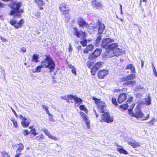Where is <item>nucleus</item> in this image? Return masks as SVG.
<instances>
[{"instance_id": "obj_1", "label": "nucleus", "mask_w": 157, "mask_h": 157, "mask_svg": "<svg viewBox=\"0 0 157 157\" xmlns=\"http://www.w3.org/2000/svg\"><path fill=\"white\" fill-rule=\"evenodd\" d=\"M41 65L38 66L36 68L37 72H40L42 68H48L50 73L55 69V64L53 60L48 56H46L44 60L41 62Z\"/></svg>"}, {"instance_id": "obj_2", "label": "nucleus", "mask_w": 157, "mask_h": 157, "mask_svg": "<svg viewBox=\"0 0 157 157\" xmlns=\"http://www.w3.org/2000/svg\"><path fill=\"white\" fill-rule=\"evenodd\" d=\"M21 2H15L10 5V7L12 9L10 10V15H13L16 18H21L23 10L20 9L21 6Z\"/></svg>"}, {"instance_id": "obj_3", "label": "nucleus", "mask_w": 157, "mask_h": 157, "mask_svg": "<svg viewBox=\"0 0 157 157\" xmlns=\"http://www.w3.org/2000/svg\"><path fill=\"white\" fill-rule=\"evenodd\" d=\"M88 32H93L98 31V33L99 34H102L105 29V26L104 24L101 23L98 21L96 24L95 23L90 24L87 26Z\"/></svg>"}, {"instance_id": "obj_4", "label": "nucleus", "mask_w": 157, "mask_h": 157, "mask_svg": "<svg viewBox=\"0 0 157 157\" xmlns=\"http://www.w3.org/2000/svg\"><path fill=\"white\" fill-rule=\"evenodd\" d=\"M92 99L95 101L99 112L102 113L107 111V105L104 102L100 101V99L94 97L92 98Z\"/></svg>"}, {"instance_id": "obj_5", "label": "nucleus", "mask_w": 157, "mask_h": 157, "mask_svg": "<svg viewBox=\"0 0 157 157\" xmlns=\"http://www.w3.org/2000/svg\"><path fill=\"white\" fill-rule=\"evenodd\" d=\"M101 114V120L100 121H103L108 123H111L113 121V117L110 116L109 113L107 112V111Z\"/></svg>"}, {"instance_id": "obj_6", "label": "nucleus", "mask_w": 157, "mask_h": 157, "mask_svg": "<svg viewBox=\"0 0 157 157\" xmlns=\"http://www.w3.org/2000/svg\"><path fill=\"white\" fill-rule=\"evenodd\" d=\"M73 34L76 36L77 37H81L82 39H84L86 37V33L85 32L81 30L78 31V28L76 27L73 28Z\"/></svg>"}, {"instance_id": "obj_7", "label": "nucleus", "mask_w": 157, "mask_h": 157, "mask_svg": "<svg viewBox=\"0 0 157 157\" xmlns=\"http://www.w3.org/2000/svg\"><path fill=\"white\" fill-rule=\"evenodd\" d=\"M144 115L141 109L139 107H137L135 108L133 117L136 118H140L143 117Z\"/></svg>"}, {"instance_id": "obj_8", "label": "nucleus", "mask_w": 157, "mask_h": 157, "mask_svg": "<svg viewBox=\"0 0 157 157\" xmlns=\"http://www.w3.org/2000/svg\"><path fill=\"white\" fill-rule=\"evenodd\" d=\"M114 41V40L113 39H111L109 38H107L106 39H104L102 40L101 42V43L100 44L101 46V47L104 48H106L108 45Z\"/></svg>"}, {"instance_id": "obj_9", "label": "nucleus", "mask_w": 157, "mask_h": 157, "mask_svg": "<svg viewBox=\"0 0 157 157\" xmlns=\"http://www.w3.org/2000/svg\"><path fill=\"white\" fill-rule=\"evenodd\" d=\"M136 76L134 74H132L130 75L125 76H123L119 79V81L120 82L127 81L129 80H132L135 78Z\"/></svg>"}, {"instance_id": "obj_10", "label": "nucleus", "mask_w": 157, "mask_h": 157, "mask_svg": "<svg viewBox=\"0 0 157 157\" xmlns=\"http://www.w3.org/2000/svg\"><path fill=\"white\" fill-rule=\"evenodd\" d=\"M102 65V64L101 62H98L96 63L91 69V71L92 75H95L96 71Z\"/></svg>"}, {"instance_id": "obj_11", "label": "nucleus", "mask_w": 157, "mask_h": 157, "mask_svg": "<svg viewBox=\"0 0 157 157\" xmlns=\"http://www.w3.org/2000/svg\"><path fill=\"white\" fill-rule=\"evenodd\" d=\"M91 3L93 6L98 10L101 9L103 7V5L101 3L97 0H92Z\"/></svg>"}, {"instance_id": "obj_12", "label": "nucleus", "mask_w": 157, "mask_h": 157, "mask_svg": "<svg viewBox=\"0 0 157 157\" xmlns=\"http://www.w3.org/2000/svg\"><path fill=\"white\" fill-rule=\"evenodd\" d=\"M101 51V49L97 48L91 55H90L89 58L92 59L93 58L97 57L100 55Z\"/></svg>"}, {"instance_id": "obj_13", "label": "nucleus", "mask_w": 157, "mask_h": 157, "mask_svg": "<svg viewBox=\"0 0 157 157\" xmlns=\"http://www.w3.org/2000/svg\"><path fill=\"white\" fill-rule=\"evenodd\" d=\"M127 98V94L124 93L120 94L117 98V101L118 103L120 104L126 100Z\"/></svg>"}, {"instance_id": "obj_14", "label": "nucleus", "mask_w": 157, "mask_h": 157, "mask_svg": "<svg viewBox=\"0 0 157 157\" xmlns=\"http://www.w3.org/2000/svg\"><path fill=\"white\" fill-rule=\"evenodd\" d=\"M78 24L79 27H82V29L87 28L88 26L87 24L82 18L79 19L78 21Z\"/></svg>"}, {"instance_id": "obj_15", "label": "nucleus", "mask_w": 157, "mask_h": 157, "mask_svg": "<svg viewBox=\"0 0 157 157\" xmlns=\"http://www.w3.org/2000/svg\"><path fill=\"white\" fill-rule=\"evenodd\" d=\"M108 73V71L103 70L101 71L98 73V78H102L106 76Z\"/></svg>"}, {"instance_id": "obj_16", "label": "nucleus", "mask_w": 157, "mask_h": 157, "mask_svg": "<svg viewBox=\"0 0 157 157\" xmlns=\"http://www.w3.org/2000/svg\"><path fill=\"white\" fill-rule=\"evenodd\" d=\"M106 52L103 55V56L105 58H111L114 56L113 51L105 49Z\"/></svg>"}, {"instance_id": "obj_17", "label": "nucleus", "mask_w": 157, "mask_h": 157, "mask_svg": "<svg viewBox=\"0 0 157 157\" xmlns=\"http://www.w3.org/2000/svg\"><path fill=\"white\" fill-rule=\"evenodd\" d=\"M113 52L114 56H116L122 55L123 53L122 50L117 47L114 49Z\"/></svg>"}, {"instance_id": "obj_18", "label": "nucleus", "mask_w": 157, "mask_h": 157, "mask_svg": "<svg viewBox=\"0 0 157 157\" xmlns=\"http://www.w3.org/2000/svg\"><path fill=\"white\" fill-rule=\"evenodd\" d=\"M21 124L23 127H27L29 126L30 124L29 120L26 118H24L22 120Z\"/></svg>"}, {"instance_id": "obj_19", "label": "nucleus", "mask_w": 157, "mask_h": 157, "mask_svg": "<svg viewBox=\"0 0 157 157\" xmlns=\"http://www.w3.org/2000/svg\"><path fill=\"white\" fill-rule=\"evenodd\" d=\"M118 45L117 44L113 43L110 44H109L107 46L106 50L113 51L114 49L117 47Z\"/></svg>"}, {"instance_id": "obj_20", "label": "nucleus", "mask_w": 157, "mask_h": 157, "mask_svg": "<svg viewBox=\"0 0 157 157\" xmlns=\"http://www.w3.org/2000/svg\"><path fill=\"white\" fill-rule=\"evenodd\" d=\"M128 144L134 148L140 146L139 143L137 142L136 141L132 140L130 141H128Z\"/></svg>"}, {"instance_id": "obj_21", "label": "nucleus", "mask_w": 157, "mask_h": 157, "mask_svg": "<svg viewBox=\"0 0 157 157\" xmlns=\"http://www.w3.org/2000/svg\"><path fill=\"white\" fill-rule=\"evenodd\" d=\"M35 2L37 4V5L39 8L40 10H42L43 9L42 6L44 4L43 2V0H35Z\"/></svg>"}, {"instance_id": "obj_22", "label": "nucleus", "mask_w": 157, "mask_h": 157, "mask_svg": "<svg viewBox=\"0 0 157 157\" xmlns=\"http://www.w3.org/2000/svg\"><path fill=\"white\" fill-rule=\"evenodd\" d=\"M18 149L16 151V153H20L24 148V146L22 143H20L17 145Z\"/></svg>"}, {"instance_id": "obj_23", "label": "nucleus", "mask_w": 157, "mask_h": 157, "mask_svg": "<svg viewBox=\"0 0 157 157\" xmlns=\"http://www.w3.org/2000/svg\"><path fill=\"white\" fill-rule=\"evenodd\" d=\"M59 8L61 12L69 9L67 6L64 3H62L59 5Z\"/></svg>"}, {"instance_id": "obj_24", "label": "nucleus", "mask_w": 157, "mask_h": 157, "mask_svg": "<svg viewBox=\"0 0 157 157\" xmlns=\"http://www.w3.org/2000/svg\"><path fill=\"white\" fill-rule=\"evenodd\" d=\"M94 48V46L92 44L87 45L86 48L84 50V53H88L89 51H91Z\"/></svg>"}, {"instance_id": "obj_25", "label": "nucleus", "mask_w": 157, "mask_h": 157, "mask_svg": "<svg viewBox=\"0 0 157 157\" xmlns=\"http://www.w3.org/2000/svg\"><path fill=\"white\" fill-rule=\"evenodd\" d=\"M126 69H129L131 71V72L132 74H134L136 72L135 71V68L132 64H129L126 67Z\"/></svg>"}, {"instance_id": "obj_26", "label": "nucleus", "mask_w": 157, "mask_h": 157, "mask_svg": "<svg viewBox=\"0 0 157 157\" xmlns=\"http://www.w3.org/2000/svg\"><path fill=\"white\" fill-rule=\"evenodd\" d=\"M39 59V57L38 55L36 54H34L32 56V61L33 62H35L36 63H37L39 61L38 60Z\"/></svg>"}, {"instance_id": "obj_27", "label": "nucleus", "mask_w": 157, "mask_h": 157, "mask_svg": "<svg viewBox=\"0 0 157 157\" xmlns=\"http://www.w3.org/2000/svg\"><path fill=\"white\" fill-rule=\"evenodd\" d=\"M101 39V35H98L96 40L95 43V44L96 46H98L100 44V42Z\"/></svg>"}, {"instance_id": "obj_28", "label": "nucleus", "mask_w": 157, "mask_h": 157, "mask_svg": "<svg viewBox=\"0 0 157 157\" xmlns=\"http://www.w3.org/2000/svg\"><path fill=\"white\" fill-rule=\"evenodd\" d=\"M117 150L121 153H122L124 155L128 154L127 151L122 148H117Z\"/></svg>"}, {"instance_id": "obj_29", "label": "nucleus", "mask_w": 157, "mask_h": 157, "mask_svg": "<svg viewBox=\"0 0 157 157\" xmlns=\"http://www.w3.org/2000/svg\"><path fill=\"white\" fill-rule=\"evenodd\" d=\"M128 81L124 83V84L126 86H133L136 83V82L135 81Z\"/></svg>"}, {"instance_id": "obj_30", "label": "nucleus", "mask_w": 157, "mask_h": 157, "mask_svg": "<svg viewBox=\"0 0 157 157\" xmlns=\"http://www.w3.org/2000/svg\"><path fill=\"white\" fill-rule=\"evenodd\" d=\"M23 19H21L18 23L17 22V25L16 26V29H17L19 28H21L22 26V25L23 23Z\"/></svg>"}, {"instance_id": "obj_31", "label": "nucleus", "mask_w": 157, "mask_h": 157, "mask_svg": "<svg viewBox=\"0 0 157 157\" xmlns=\"http://www.w3.org/2000/svg\"><path fill=\"white\" fill-rule=\"evenodd\" d=\"M151 98L149 96H148L147 98H145V105H149L151 103Z\"/></svg>"}, {"instance_id": "obj_32", "label": "nucleus", "mask_w": 157, "mask_h": 157, "mask_svg": "<svg viewBox=\"0 0 157 157\" xmlns=\"http://www.w3.org/2000/svg\"><path fill=\"white\" fill-rule=\"evenodd\" d=\"M135 89H136V90H141V91L142 93H143L145 91V90L144 88L143 87L140 85H137L135 87Z\"/></svg>"}, {"instance_id": "obj_33", "label": "nucleus", "mask_w": 157, "mask_h": 157, "mask_svg": "<svg viewBox=\"0 0 157 157\" xmlns=\"http://www.w3.org/2000/svg\"><path fill=\"white\" fill-rule=\"evenodd\" d=\"M10 23L13 26L16 28V26L17 25V20H15L14 19L11 20Z\"/></svg>"}, {"instance_id": "obj_34", "label": "nucleus", "mask_w": 157, "mask_h": 157, "mask_svg": "<svg viewBox=\"0 0 157 157\" xmlns=\"http://www.w3.org/2000/svg\"><path fill=\"white\" fill-rule=\"evenodd\" d=\"M74 100L75 101V106H76V102L81 103L82 101V100L81 98H78L76 97H75Z\"/></svg>"}, {"instance_id": "obj_35", "label": "nucleus", "mask_w": 157, "mask_h": 157, "mask_svg": "<svg viewBox=\"0 0 157 157\" xmlns=\"http://www.w3.org/2000/svg\"><path fill=\"white\" fill-rule=\"evenodd\" d=\"M69 67L71 69V72L75 75H76V72L75 68L73 66L70 65Z\"/></svg>"}, {"instance_id": "obj_36", "label": "nucleus", "mask_w": 157, "mask_h": 157, "mask_svg": "<svg viewBox=\"0 0 157 157\" xmlns=\"http://www.w3.org/2000/svg\"><path fill=\"white\" fill-rule=\"evenodd\" d=\"M83 119L84 120V121L86 123V124H89V122L88 121V118L87 116L85 114L82 117Z\"/></svg>"}, {"instance_id": "obj_37", "label": "nucleus", "mask_w": 157, "mask_h": 157, "mask_svg": "<svg viewBox=\"0 0 157 157\" xmlns=\"http://www.w3.org/2000/svg\"><path fill=\"white\" fill-rule=\"evenodd\" d=\"M70 11V10L69 9H67L66 10H64L63 11H62L61 12L62 14L64 15H65L66 16L67 15H68V14Z\"/></svg>"}, {"instance_id": "obj_38", "label": "nucleus", "mask_w": 157, "mask_h": 157, "mask_svg": "<svg viewBox=\"0 0 157 157\" xmlns=\"http://www.w3.org/2000/svg\"><path fill=\"white\" fill-rule=\"evenodd\" d=\"M128 107V105L127 104H124V105H121L120 106V108L122 109H123L126 110Z\"/></svg>"}, {"instance_id": "obj_39", "label": "nucleus", "mask_w": 157, "mask_h": 157, "mask_svg": "<svg viewBox=\"0 0 157 157\" xmlns=\"http://www.w3.org/2000/svg\"><path fill=\"white\" fill-rule=\"evenodd\" d=\"M30 134H31L33 135L34 136H35L37 134V133L36 132V129L34 128H32L30 130Z\"/></svg>"}, {"instance_id": "obj_40", "label": "nucleus", "mask_w": 157, "mask_h": 157, "mask_svg": "<svg viewBox=\"0 0 157 157\" xmlns=\"http://www.w3.org/2000/svg\"><path fill=\"white\" fill-rule=\"evenodd\" d=\"M11 121L13 122L14 126L17 128L18 125L17 121L14 119H12Z\"/></svg>"}, {"instance_id": "obj_41", "label": "nucleus", "mask_w": 157, "mask_h": 157, "mask_svg": "<svg viewBox=\"0 0 157 157\" xmlns=\"http://www.w3.org/2000/svg\"><path fill=\"white\" fill-rule=\"evenodd\" d=\"M44 138V136L43 134L40 135L39 136H37L35 137V140H40Z\"/></svg>"}, {"instance_id": "obj_42", "label": "nucleus", "mask_w": 157, "mask_h": 157, "mask_svg": "<svg viewBox=\"0 0 157 157\" xmlns=\"http://www.w3.org/2000/svg\"><path fill=\"white\" fill-rule=\"evenodd\" d=\"M112 101L113 104L115 105H118V104L116 98L112 97Z\"/></svg>"}, {"instance_id": "obj_43", "label": "nucleus", "mask_w": 157, "mask_h": 157, "mask_svg": "<svg viewBox=\"0 0 157 157\" xmlns=\"http://www.w3.org/2000/svg\"><path fill=\"white\" fill-rule=\"evenodd\" d=\"M87 42V40H83L81 41L80 43L83 47H85L86 45Z\"/></svg>"}, {"instance_id": "obj_44", "label": "nucleus", "mask_w": 157, "mask_h": 157, "mask_svg": "<svg viewBox=\"0 0 157 157\" xmlns=\"http://www.w3.org/2000/svg\"><path fill=\"white\" fill-rule=\"evenodd\" d=\"M42 130L44 132L45 134L48 136L50 134L48 130L46 129L43 128L42 129Z\"/></svg>"}, {"instance_id": "obj_45", "label": "nucleus", "mask_w": 157, "mask_h": 157, "mask_svg": "<svg viewBox=\"0 0 157 157\" xmlns=\"http://www.w3.org/2000/svg\"><path fill=\"white\" fill-rule=\"evenodd\" d=\"M132 109L130 108L128 109V112L129 114L132 116H133L134 114V112H132Z\"/></svg>"}, {"instance_id": "obj_46", "label": "nucleus", "mask_w": 157, "mask_h": 157, "mask_svg": "<svg viewBox=\"0 0 157 157\" xmlns=\"http://www.w3.org/2000/svg\"><path fill=\"white\" fill-rule=\"evenodd\" d=\"M68 99L71 100L72 99L74 100L75 96L73 95H68Z\"/></svg>"}, {"instance_id": "obj_47", "label": "nucleus", "mask_w": 157, "mask_h": 157, "mask_svg": "<svg viewBox=\"0 0 157 157\" xmlns=\"http://www.w3.org/2000/svg\"><path fill=\"white\" fill-rule=\"evenodd\" d=\"M70 16L69 15L65 16V21L66 23H67L69 21Z\"/></svg>"}, {"instance_id": "obj_48", "label": "nucleus", "mask_w": 157, "mask_h": 157, "mask_svg": "<svg viewBox=\"0 0 157 157\" xmlns=\"http://www.w3.org/2000/svg\"><path fill=\"white\" fill-rule=\"evenodd\" d=\"M79 107L80 109L82 110L85 111L86 109L85 106L84 105H80Z\"/></svg>"}, {"instance_id": "obj_49", "label": "nucleus", "mask_w": 157, "mask_h": 157, "mask_svg": "<svg viewBox=\"0 0 157 157\" xmlns=\"http://www.w3.org/2000/svg\"><path fill=\"white\" fill-rule=\"evenodd\" d=\"M49 138L50 139H51L53 140H57V139L56 138L55 136H52L51 134H50L48 136Z\"/></svg>"}, {"instance_id": "obj_50", "label": "nucleus", "mask_w": 157, "mask_h": 157, "mask_svg": "<svg viewBox=\"0 0 157 157\" xmlns=\"http://www.w3.org/2000/svg\"><path fill=\"white\" fill-rule=\"evenodd\" d=\"M133 99V98L131 96H128V98L127 100V102H130L132 101Z\"/></svg>"}, {"instance_id": "obj_51", "label": "nucleus", "mask_w": 157, "mask_h": 157, "mask_svg": "<svg viewBox=\"0 0 157 157\" xmlns=\"http://www.w3.org/2000/svg\"><path fill=\"white\" fill-rule=\"evenodd\" d=\"M2 155H3V157H10L9 156L8 154L6 152H4L2 153Z\"/></svg>"}, {"instance_id": "obj_52", "label": "nucleus", "mask_w": 157, "mask_h": 157, "mask_svg": "<svg viewBox=\"0 0 157 157\" xmlns=\"http://www.w3.org/2000/svg\"><path fill=\"white\" fill-rule=\"evenodd\" d=\"M68 95H66L64 96H61L60 97V98L62 99L66 100V101H67L68 100Z\"/></svg>"}, {"instance_id": "obj_53", "label": "nucleus", "mask_w": 157, "mask_h": 157, "mask_svg": "<svg viewBox=\"0 0 157 157\" xmlns=\"http://www.w3.org/2000/svg\"><path fill=\"white\" fill-rule=\"evenodd\" d=\"M30 132H28V130H26L24 131L23 133L24 135L25 136L26 135H28L30 133Z\"/></svg>"}, {"instance_id": "obj_54", "label": "nucleus", "mask_w": 157, "mask_h": 157, "mask_svg": "<svg viewBox=\"0 0 157 157\" xmlns=\"http://www.w3.org/2000/svg\"><path fill=\"white\" fill-rule=\"evenodd\" d=\"M73 49L72 46L70 44H69V46L68 48V51L69 52H71L72 51Z\"/></svg>"}, {"instance_id": "obj_55", "label": "nucleus", "mask_w": 157, "mask_h": 157, "mask_svg": "<svg viewBox=\"0 0 157 157\" xmlns=\"http://www.w3.org/2000/svg\"><path fill=\"white\" fill-rule=\"evenodd\" d=\"M41 107L42 108L44 109L45 111L48 109V107L46 105H43L41 106Z\"/></svg>"}, {"instance_id": "obj_56", "label": "nucleus", "mask_w": 157, "mask_h": 157, "mask_svg": "<svg viewBox=\"0 0 157 157\" xmlns=\"http://www.w3.org/2000/svg\"><path fill=\"white\" fill-rule=\"evenodd\" d=\"M150 117V115L149 114H148L145 117L143 118V120H146L148 118H149Z\"/></svg>"}, {"instance_id": "obj_57", "label": "nucleus", "mask_w": 157, "mask_h": 157, "mask_svg": "<svg viewBox=\"0 0 157 157\" xmlns=\"http://www.w3.org/2000/svg\"><path fill=\"white\" fill-rule=\"evenodd\" d=\"M0 38L1 40L3 41L6 42L7 41L6 39L5 38H3L2 36H0Z\"/></svg>"}, {"instance_id": "obj_58", "label": "nucleus", "mask_w": 157, "mask_h": 157, "mask_svg": "<svg viewBox=\"0 0 157 157\" xmlns=\"http://www.w3.org/2000/svg\"><path fill=\"white\" fill-rule=\"evenodd\" d=\"M11 109L12 112L17 117V114L16 112L11 107H10Z\"/></svg>"}, {"instance_id": "obj_59", "label": "nucleus", "mask_w": 157, "mask_h": 157, "mask_svg": "<svg viewBox=\"0 0 157 157\" xmlns=\"http://www.w3.org/2000/svg\"><path fill=\"white\" fill-rule=\"evenodd\" d=\"M153 69V72L156 77H157V73L155 68Z\"/></svg>"}, {"instance_id": "obj_60", "label": "nucleus", "mask_w": 157, "mask_h": 157, "mask_svg": "<svg viewBox=\"0 0 157 157\" xmlns=\"http://www.w3.org/2000/svg\"><path fill=\"white\" fill-rule=\"evenodd\" d=\"M120 5V9L121 10V14H123V13L122 11V5L121 4H119Z\"/></svg>"}, {"instance_id": "obj_61", "label": "nucleus", "mask_w": 157, "mask_h": 157, "mask_svg": "<svg viewBox=\"0 0 157 157\" xmlns=\"http://www.w3.org/2000/svg\"><path fill=\"white\" fill-rule=\"evenodd\" d=\"M136 96L137 97H140L142 95V94H141V93H137V94H136Z\"/></svg>"}, {"instance_id": "obj_62", "label": "nucleus", "mask_w": 157, "mask_h": 157, "mask_svg": "<svg viewBox=\"0 0 157 157\" xmlns=\"http://www.w3.org/2000/svg\"><path fill=\"white\" fill-rule=\"evenodd\" d=\"M49 120L50 121H52V122L55 121L54 119L52 117H49Z\"/></svg>"}, {"instance_id": "obj_63", "label": "nucleus", "mask_w": 157, "mask_h": 157, "mask_svg": "<svg viewBox=\"0 0 157 157\" xmlns=\"http://www.w3.org/2000/svg\"><path fill=\"white\" fill-rule=\"evenodd\" d=\"M147 123H148L149 124V125L150 126H151L152 125L154 124L153 122H150V121L147 122Z\"/></svg>"}, {"instance_id": "obj_64", "label": "nucleus", "mask_w": 157, "mask_h": 157, "mask_svg": "<svg viewBox=\"0 0 157 157\" xmlns=\"http://www.w3.org/2000/svg\"><path fill=\"white\" fill-rule=\"evenodd\" d=\"M21 51L24 52H26V49L25 48H21Z\"/></svg>"}]
</instances>
